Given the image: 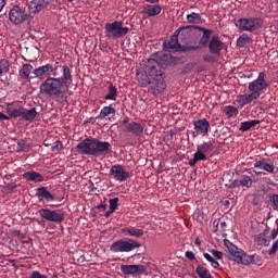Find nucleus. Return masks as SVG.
Masks as SVG:
<instances>
[{
  "instance_id": "27",
  "label": "nucleus",
  "mask_w": 278,
  "mask_h": 278,
  "mask_svg": "<svg viewBox=\"0 0 278 278\" xmlns=\"http://www.w3.org/2000/svg\"><path fill=\"white\" fill-rule=\"evenodd\" d=\"M36 116H38V111H36V108H31L28 110L25 108L22 109V118L24 121L31 123V121H34Z\"/></svg>"
},
{
  "instance_id": "64",
  "label": "nucleus",
  "mask_w": 278,
  "mask_h": 278,
  "mask_svg": "<svg viewBox=\"0 0 278 278\" xmlns=\"http://www.w3.org/2000/svg\"><path fill=\"white\" fill-rule=\"evenodd\" d=\"M275 29L278 31V20L276 21Z\"/></svg>"
},
{
  "instance_id": "48",
  "label": "nucleus",
  "mask_w": 278,
  "mask_h": 278,
  "mask_svg": "<svg viewBox=\"0 0 278 278\" xmlns=\"http://www.w3.org/2000/svg\"><path fill=\"white\" fill-rule=\"evenodd\" d=\"M62 141H55L52 151H62Z\"/></svg>"
},
{
  "instance_id": "31",
  "label": "nucleus",
  "mask_w": 278,
  "mask_h": 278,
  "mask_svg": "<svg viewBox=\"0 0 278 278\" xmlns=\"http://www.w3.org/2000/svg\"><path fill=\"white\" fill-rule=\"evenodd\" d=\"M251 42H253V39L249 35L243 34L237 39V47L243 49L244 47H249Z\"/></svg>"
},
{
  "instance_id": "13",
  "label": "nucleus",
  "mask_w": 278,
  "mask_h": 278,
  "mask_svg": "<svg viewBox=\"0 0 278 278\" xmlns=\"http://www.w3.org/2000/svg\"><path fill=\"white\" fill-rule=\"evenodd\" d=\"M27 18V13H25V11L21 9V7H14L9 13V21H11V23H13L14 25H21V23H25Z\"/></svg>"
},
{
  "instance_id": "40",
  "label": "nucleus",
  "mask_w": 278,
  "mask_h": 278,
  "mask_svg": "<svg viewBox=\"0 0 278 278\" xmlns=\"http://www.w3.org/2000/svg\"><path fill=\"white\" fill-rule=\"evenodd\" d=\"M10 71V63L8 60H0V77L5 75Z\"/></svg>"
},
{
  "instance_id": "41",
  "label": "nucleus",
  "mask_w": 278,
  "mask_h": 278,
  "mask_svg": "<svg viewBox=\"0 0 278 278\" xmlns=\"http://www.w3.org/2000/svg\"><path fill=\"white\" fill-rule=\"evenodd\" d=\"M224 112L228 116V118L238 116V109L232 105L225 106Z\"/></svg>"
},
{
  "instance_id": "47",
  "label": "nucleus",
  "mask_w": 278,
  "mask_h": 278,
  "mask_svg": "<svg viewBox=\"0 0 278 278\" xmlns=\"http://www.w3.org/2000/svg\"><path fill=\"white\" fill-rule=\"evenodd\" d=\"M30 278H47V276L40 274V271H38V270H34V271L30 274Z\"/></svg>"
},
{
  "instance_id": "20",
  "label": "nucleus",
  "mask_w": 278,
  "mask_h": 278,
  "mask_svg": "<svg viewBox=\"0 0 278 278\" xmlns=\"http://www.w3.org/2000/svg\"><path fill=\"white\" fill-rule=\"evenodd\" d=\"M193 126L197 134L201 136H206L207 131H210V122L206 118L194 121Z\"/></svg>"
},
{
  "instance_id": "44",
  "label": "nucleus",
  "mask_w": 278,
  "mask_h": 278,
  "mask_svg": "<svg viewBox=\"0 0 278 278\" xmlns=\"http://www.w3.org/2000/svg\"><path fill=\"white\" fill-rule=\"evenodd\" d=\"M193 157H195V160L198 162H204V160H207L205 154H203V152H200V150H197V152L194 153Z\"/></svg>"
},
{
  "instance_id": "34",
  "label": "nucleus",
  "mask_w": 278,
  "mask_h": 278,
  "mask_svg": "<svg viewBox=\"0 0 278 278\" xmlns=\"http://www.w3.org/2000/svg\"><path fill=\"white\" fill-rule=\"evenodd\" d=\"M198 151L207 155V153L214 151V143H212V141L204 142L203 144L198 146Z\"/></svg>"
},
{
  "instance_id": "3",
  "label": "nucleus",
  "mask_w": 278,
  "mask_h": 278,
  "mask_svg": "<svg viewBox=\"0 0 278 278\" xmlns=\"http://www.w3.org/2000/svg\"><path fill=\"white\" fill-rule=\"evenodd\" d=\"M41 94L50 97V99H55L58 103H64L66 101V90L60 83L59 77H48L39 87Z\"/></svg>"
},
{
  "instance_id": "6",
  "label": "nucleus",
  "mask_w": 278,
  "mask_h": 278,
  "mask_svg": "<svg viewBox=\"0 0 278 278\" xmlns=\"http://www.w3.org/2000/svg\"><path fill=\"white\" fill-rule=\"evenodd\" d=\"M129 34V27L123 26V22L115 21L105 24V36L109 40H118Z\"/></svg>"
},
{
  "instance_id": "10",
  "label": "nucleus",
  "mask_w": 278,
  "mask_h": 278,
  "mask_svg": "<svg viewBox=\"0 0 278 278\" xmlns=\"http://www.w3.org/2000/svg\"><path fill=\"white\" fill-rule=\"evenodd\" d=\"M39 215L45 220H49V223H62L64 220V214L55 210L41 208L39 210Z\"/></svg>"
},
{
  "instance_id": "62",
  "label": "nucleus",
  "mask_w": 278,
  "mask_h": 278,
  "mask_svg": "<svg viewBox=\"0 0 278 278\" xmlns=\"http://www.w3.org/2000/svg\"><path fill=\"white\" fill-rule=\"evenodd\" d=\"M148 3H159L160 0H146Z\"/></svg>"
},
{
  "instance_id": "57",
  "label": "nucleus",
  "mask_w": 278,
  "mask_h": 278,
  "mask_svg": "<svg viewBox=\"0 0 278 278\" xmlns=\"http://www.w3.org/2000/svg\"><path fill=\"white\" fill-rule=\"evenodd\" d=\"M211 265H212V267L215 268V269H216V268H219V266H220V264H218L216 260L213 261V263H211Z\"/></svg>"
},
{
  "instance_id": "30",
  "label": "nucleus",
  "mask_w": 278,
  "mask_h": 278,
  "mask_svg": "<svg viewBox=\"0 0 278 278\" xmlns=\"http://www.w3.org/2000/svg\"><path fill=\"white\" fill-rule=\"evenodd\" d=\"M122 231L131 238H142L144 236V230L140 228H124Z\"/></svg>"
},
{
  "instance_id": "52",
  "label": "nucleus",
  "mask_w": 278,
  "mask_h": 278,
  "mask_svg": "<svg viewBox=\"0 0 278 278\" xmlns=\"http://www.w3.org/2000/svg\"><path fill=\"white\" fill-rule=\"evenodd\" d=\"M16 188H17L16 182H10V184L8 185V189H9V190H14V189H16Z\"/></svg>"
},
{
  "instance_id": "24",
  "label": "nucleus",
  "mask_w": 278,
  "mask_h": 278,
  "mask_svg": "<svg viewBox=\"0 0 278 278\" xmlns=\"http://www.w3.org/2000/svg\"><path fill=\"white\" fill-rule=\"evenodd\" d=\"M268 233H270V229H265L264 231L255 236L254 242H256L258 247H268V244H270Z\"/></svg>"
},
{
  "instance_id": "46",
  "label": "nucleus",
  "mask_w": 278,
  "mask_h": 278,
  "mask_svg": "<svg viewBox=\"0 0 278 278\" xmlns=\"http://www.w3.org/2000/svg\"><path fill=\"white\" fill-rule=\"evenodd\" d=\"M185 257H187V260H190V262H194V260L197 258L194 252L192 251H187L185 253Z\"/></svg>"
},
{
  "instance_id": "54",
  "label": "nucleus",
  "mask_w": 278,
  "mask_h": 278,
  "mask_svg": "<svg viewBox=\"0 0 278 278\" xmlns=\"http://www.w3.org/2000/svg\"><path fill=\"white\" fill-rule=\"evenodd\" d=\"M0 121H10V117L2 112H0Z\"/></svg>"
},
{
  "instance_id": "17",
  "label": "nucleus",
  "mask_w": 278,
  "mask_h": 278,
  "mask_svg": "<svg viewBox=\"0 0 278 278\" xmlns=\"http://www.w3.org/2000/svg\"><path fill=\"white\" fill-rule=\"evenodd\" d=\"M124 129L126 134H131L132 136H142L144 131V125L137 122H130L124 126Z\"/></svg>"
},
{
  "instance_id": "1",
  "label": "nucleus",
  "mask_w": 278,
  "mask_h": 278,
  "mask_svg": "<svg viewBox=\"0 0 278 278\" xmlns=\"http://www.w3.org/2000/svg\"><path fill=\"white\" fill-rule=\"evenodd\" d=\"M137 80L142 88H147L150 94L157 97L166 90V84L164 83V74L160 70V63L154 59L148 60L144 71L137 72Z\"/></svg>"
},
{
  "instance_id": "51",
  "label": "nucleus",
  "mask_w": 278,
  "mask_h": 278,
  "mask_svg": "<svg viewBox=\"0 0 278 278\" xmlns=\"http://www.w3.org/2000/svg\"><path fill=\"white\" fill-rule=\"evenodd\" d=\"M203 255H204L205 260L207 262H210L211 264L213 263V261H215L214 257L212 255H210L208 253H204Z\"/></svg>"
},
{
  "instance_id": "49",
  "label": "nucleus",
  "mask_w": 278,
  "mask_h": 278,
  "mask_svg": "<svg viewBox=\"0 0 278 278\" xmlns=\"http://www.w3.org/2000/svg\"><path fill=\"white\" fill-rule=\"evenodd\" d=\"M277 250H278V241H275L273 243L271 249L269 250V255H275V253H277Z\"/></svg>"
},
{
  "instance_id": "42",
  "label": "nucleus",
  "mask_w": 278,
  "mask_h": 278,
  "mask_svg": "<svg viewBox=\"0 0 278 278\" xmlns=\"http://www.w3.org/2000/svg\"><path fill=\"white\" fill-rule=\"evenodd\" d=\"M25 149H29V143H27L25 140H20L17 142L16 151L21 152L25 151Z\"/></svg>"
},
{
  "instance_id": "19",
  "label": "nucleus",
  "mask_w": 278,
  "mask_h": 278,
  "mask_svg": "<svg viewBox=\"0 0 278 278\" xmlns=\"http://www.w3.org/2000/svg\"><path fill=\"white\" fill-rule=\"evenodd\" d=\"M254 168H260L261 170H265L270 174L275 173V164L268 159L256 161L254 163Z\"/></svg>"
},
{
  "instance_id": "2",
  "label": "nucleus",
  "mask_w": 278,
  "mask_h": 278,
  "mask_svg": "<svg viewBox=\"0 0 278 278\" xmlns=\"http://www.w3.org/2000/svg\"><path fill=\"white\" fill-rule=\"evenodd\" d=\"M266 88H268L266 74L261 72L255 80L249 83L248 90L250 93L238 96V103L244 106L253 103V101H257L262 97V90H266Z\"/></svg>"
},
{
  "instance_id": "12",
  "label": "nucleus",
  "mask_w": 278,
  "mask_h": 278,
  "mask_svg": "<svg viewBox=\"0 0 278 278\" xmlns=\"http://www.w3.org/2000/svg\"><path fill=\"white\" fill-rule=\"evenodd\" d=\"M55 71H58V66H53V64L48 63L46 65L39 66L38 68H35L33 71V74L35 75V77H37V79H42V77H51V75L53 77H58V73H55Z\"/></svg>"
},
{
  "instance_id": "45",
  "label": "nucleus",
  "mask_w": 278,
  "mask_h": 278,
  "mask_svg": "<svg viewBox=\"0 0 278 278\" xmlns=\"http://www.w3.org/2000/svg\"><path fill=\"white\" fill-rule=\"evenodd\" d=\"M211 253L215 260H223V252L218 250H211Z\"/></svg>"
},
{
  "instance_id": "43",
  "label": "nucleus",
  "mask_w": 278,
  "mask_h": 278,
  "mask_svg": "<svg viewBox=\"0 0 278 278\" xmlns=\"http://www.w3.org/2000/svg\"><path fill=\"white\" fill-rule=\"evenodd\" d=\"M109 205H110L111 212H115L116 207H118V198L110 199L109 200Z\"/></svg>"
},
{
  "instance_id": "11",
  "label": "nucleus",
  "mask_w": 278,
  "mask_h": 278,
  "mask_svg": "<svg viewBox=\"0 0 278 278\" xmlns=\"http://www.w3.org/2000/svg\"><path fill=\"white\" fill-rule=\"evenodd\" d=\"M197 29H199V26H182L175 31V35L186 45L188 40H191L192 36L197 34Z\"/></svg>"
},
{
  "instance_id": "59",
  "label": "nucleus",
  "mask_w": 278,
  "mask_h": 278,
  "mask_svg": "<svg viewBox=\"0 0 278 278\" xmlns=\"http://www.w3.org/2000/svg\"><path fill=\"white\" fill-rule=\"evenodd\" d=\"M5 8V0H0V12Z\"/></svg>"
},
{
  "instance_id": "58",
  "label": "nucleus",
  "mask_w": 278,
  "mask_h": 278,
  "mask_svg": "<svg viewBox=\"0 0 278 278\" xmlns=\"http://www.w3.org/2000/svg\"><path fill=\"white\" fill-rule=\"evenodd\" d=\"M204 61L205 62H214V58L211 55H206V56H204Z\"/></svg>"
},
{
  "instance_id": "16",
  "label": "nucleus",
  "mask_w": 278,
  "mask_h": 278,
  "mask_svg": "<svg viewBox=\"0 0 278 278\" xmlns=\"http://www.w3.org/2000/svg\"><path fill=\"white\" fill-rule=\"evenodd\" d=\"M60 84L63 85L65 90L68 92V88L73 85V74L68 65L62 66V76L59 77Z\"/></svg>"
},
{
  "instance_id": "39",
  "label": "nucleus",
  "mask_w": 278,
  "mask_h": 278,
  "mask_svg": "<svg viewBox=\"0 0 278 278\" xmlns=\"http://www.w3.org/2000/svg\"><path fill=\"white\" fill-rule=\"evenodd\" d=\"M250 261H248V266L249 264H254L255 266H262L264 264V260L260 255H248Z\"/></svg>"
},
{
  "instance_id": "33",
  "label": "nucleus",
  "mask_w": 278,
  "mask_h": 278,
  "mask_svg": "<svg viewBox=\"0 0 278 278\" xmlns=\"http://www.w3.org/2000/svg\"><path fill=\"white\" fill-rule=\"evenodd\" d=\"M195 273H197L198 277H200V278H214V277H212L210 269H207V267H205L203 265H199L195 268Z\"/></svg>"
},
{
  "instance_id": "61",
  "label": "nucleus",
  "mask_w": 278,
  "mask_h": 278,
  "mask_svg": "<svg viewBox=\"0 0 278 278\" xmlns=\"http://www.w3.org/2000/svg\"><path fill=\"white\" fill-rule=\"evenodd\" d=\"M97 208L105 211L108 208V206L105 204H100L97 206Z\"/></svg>"
},
{
  "instance_id": "53",
  "label": "nucleus",
  "mask_w": 278,
  "mask_h": 278,
  "mask_svg": "<svg viewBox=\"0 0 278 278\" xmlns=\"http://www.w3.org/2000/svg\"><path fill=\"white\" fill-rule=\"evenodd\" d=\"M273 203H274V206L276 207V210H278V195H274Z\"/></svg>"
},
{
  "instance_id": "63",
  "label": "nucleus",
  "mask_w": 278,
  "mask_h": 278,
  "mask_svg": "<svg viewBox=\"0 0 278 278\" xmlns=\"http://www.w3.org/2000/svg\"><path fill=\"white\" fill-rule=\"evenodd\" d=\"M220 227H227V223L226 222H220Z\"/></svg>"
},
{
  "instance_id": "8",
  "label": "nucleus",
  "mask_w": 278,
  "mask_h": 278,
  "mask_svg": "<svg viewBox=\"0 0 278 278\" xmlns=\"http://www.w3.org/2000/svg\"><path fill=\"white\" fill-rule=\"evenodd\" d=\"M235 25L240 31L253 34V31H257V29L262 27V20L260 17H241L235 23Z\"/></svg>"
},
{
  "instance_id": "37",
  "label": "nucleus",
  "mask_w": 278,
  "mask_h": 278,
  "mask_svg": "<svg viewBox=\"0 0 278 278\" xmlns=\"http://www.w3.org/2000/svg\"><path fill=\"white\" fill-rule=\"evenodd\" d=\"M187 23H190L192 25H198V23H201V14L192 12L191 14L187 15Z\"/></svg>"
},
{
  "instance_id": "56",
  "label": "nucleus",
  "mask_w": 278,
  "mask_h": 278,
  "mask_svg": "<svg viewBox=\"0 0 278 278\" xmlns=\"http://www.w3.org/2000/svg\"><path fill=\"white\" fill-rule=\"evenodd\" d=\"M111 214H114V211H112V208H109L104 214L105 218H110Z\"/></svg>"
},
{
  "instance_id": "36",
  "label": "nucleus",
  "mask_w": 278,
  "mask_h": 278,
  "mask_svg": "<svg viewBox=\"0 0 278 278\" xmlns=\"http://www.w3.org/2000/svg\"><path fill=\"white\" fill-rule=\"evenodd\" d=\"M110 114H116V109L112 105L104 106L100 112L99 118H105L110 116Z\"/></svg>"
},
{
  "instance_id": "14",
  "label": "nucleus",
  "mask_w": 278,
  "mask_h": 278,
  "mask_svg": "<svg viewBox=\"0 0 278 278\" xmlns=\"http://www.w3.org/2000/svg\"><path fill=\"white\" fill-rule=\"evenodd\" d=\"M110 175L113 176L115 181L123 184V181H127L129 179V172L123 168V165H113L110 169Z\"/></svg>"
},
{
  "instance_id": "29",
  "label": "nucleus",
  "mask_w": 278,
  "mask_h": 278,
  "mask_svg": "<svg viewBox=\"0 0 278 278\" xmlns=\"http://www.w3.org/2000/svg\"><path fill=\"white\" fill-rule=\"evenodd\" d=\"M162 12V7L157 4H148L143 9V14L147 16H157Z\"/></svg>"
},
{
  "instance_id": "15",
  "label": "nucleus",
  "mask_w": 278,
  "mask_h": 278,
  "mask_svg": "<svg viewBox=\"0 0 278 278\" xmlns=\"http://www.w3.org/2000/svg\"><path fill=\"white\" fill-rule=\"evenodd\" d=\"M163 50L167 53H177V51H181V45L179 43V37L174 34L169 40L164 41Z\"/></svg>"
},
{
  "instance_id": "28",
  "label": "nucleus",
  "mask_w": 278,
  "mask_h": 278,
  "mask_svg": "<svg viewBox=\"0 0 278 278\" xmlns=\"http://www.w3.org/2000/svg\"><path fill=\"white\" fill-rule=\"evenodd\" d=\"M7 113L13 118H18L23 115V106L16 108L14 103H9L7 104Z\"/></svg>"
},
{
  "instance_id": "60",
  "label": "nucleus",
  "mask_w": 278,
  "mask_h": 278,
  "mask_svg": "<svg viewBox=\"0 0 278 278\" xmlns=\"http://www.w3.org/2000/svg\"><path fill=\"white\" fill-rule=\"evenodd\" d=\"M123 125H129V117H125L123 121H122Z\"/></svg>"
},
{
  "instance_id": "7",
  "label": "nucleus",
  "mask_w": 278,
  "mask_h": 278,
  "mask_svg": "<svg viewBox=\"0 0 278 278\" xmlns=\"http://www.w3.org/2000/svg\"><path fill=\"white\" fill-rule=\"evenodd\" d=\"M135 249H140V243L134 239H121L113 242L110 247L112 253H130Z\"/></svg>"
},
{
  "instance_id": "32",
  "label": "nucleus",
  "mask_w": 278,
  "mask_h": 278,
  "mask_svg": "<svg viewBox=\"0 0 278 278\" xmlns=\"http://www.w3.org/2000/svg\"><path fill=\"white\" fill-rule=\"evenodd\" d=\"M34 71V66L31 64H24L23 67L20 70V77L21 79H29V75Z\"/></svg>"
},
{
  "instance_id": "22",
  "label": "nucleus",
  "mask_w": 278,
  "mask_h": 278,
  "mask_svg": "<svg viewBox=\"0 0 278 278\" xmlns=\"http://www.w3.org/2000/svg\"><path fill=\"white\" fill-rule=\"evenodd\" d=\"M37 197L39 201H43V203H51L55 201V197L47 190V187L37 188Z\"/></svg>"
},
{
  "instance_id": "21",
  "label": "nucleus",
  "mask_w": 278,
  "mask_h": 278,
  "mask_svg": "<svg viewBox=\"0 0 278 278\" xmlns=\"http://www.w3.org/2000/svg\"><path fill=\"white\" fill-rule=\"evenodd\" d=\"M51 0H31L28 4L29 12L31 14H36L40 12L41 10H45L48 3H50Z\"/></svg>"
},
{
  "instance_id": "38",
  "label": "nucleus",
  "mask_w": 278,
  "mask_h": 278,
  "mask_svg": "<svg viewBox=\"0 0 278 278\" xmlns=\"http://www.w3.org/2000/svg\"><path fill=\"white\" fill-rule=\"evenodd\" d=\"M117 89L114 85L109 86V93L104 97L106 101H116Z\"/></svg>"
},
{
  "instance_id": "18",
  "label": "nucleus",
  "mask_w": 278,
  "mask_h": 278,
  "mask_svg": "<svg viewBox=\"0 0 278 278\" xmlns=\"http://www.w3.org/2000/svg\"><path fill=\"white\" fill-rule=\"evenodd\" d=\"M224 48L223 41L218 38V36H213L208 42V51L213 55H219L222 49Z\"/></svg>"
},
{
  "instance_id": "5",
  "label": "nucleus",
  "mask_w": 278,
  "mask_h": 278,
  "mask_svg": "<svg viewBox=\"0 0 278 278\" xmlns=\"http://www.w3.org/2000/svg\"><path fill=\"white\" fill-rule=\"evenodd\" d=\"M224 245L228 249V260L237 262V264H242L243 266H249V254L238 247L233 245L231 241L225 239Z\"/></svg>"
},
{
  "instance_id": "50",
  "label": "nucleus",
  "mask_w": 278,
  "mask_h": 278,
  "mask_svg": "<svg viewBox=\"0 0 278 278\" xmlns=\"http://www.w3.org/2000/svg\"><path fill=\"white\" fill-rule=\"evenodd\" d=\"M277 236H278V229H273V230L270 231V235L267 237V239H268L269 242H270V240H275V238H277Z\"/></svg>"
},
{
  "instance_id": "9",
  "label": "nucleus",
  "mask_w": 278,
  "mask_h": 278,
  "mask_svg": "<svg viewBox=\"0 0 278 278\" xmlns=\"http://www.w3.org/2000/svg\"><path fill=\"white\" fill-rule=\"evenodd\" d=\"M121 271L126 277H140L147 275V266L144 265H122Z\"/></svg>"
},
{
  "instance_id": "55",
  "label": "nucleus",
  "mask_w": 278,
  "mask_h": 278,
  "mask_svg": "<svg viewBox=\"0 0 278 278\" xmlns=\"http://www.w3.org/2000/svg\"><path fill=\"white\" fill-rule=\"evenodd\" d=\"M197 162H199V161H197L195 156H193V159H191L189 161V166H194L197 164Z\"/></svg>"
},
{
  "instance_id": "23",
  "label": "nucleus",
  "mask_w": 278,
  "mask_h": 278,
  "mask_svg": "<svg viewBox=\"0 0 278 278\" xmlns=\"http://www.w3.org/2000/svg\"><path fill=\"white\" fill-rule=\"evenodd\" d=\"M23 179L26 181H34L35 184H42V181H45V176L38 172L29 170L23 174Z\"/></svg>"
},
{
  "instance_id": "25",
  "label": "nucleus",
  "mask_w": 278,
  "mask_h": 278,
  "mask_svg": "<svg viewBox=\"0 0 278 278\" xmlns=\"http://www.w3.org/2000/svg\"><path fill=\"white\" fill-rule=\"evenodd\" d=\"M231 185L232 188H240V186L242 188H251L253 186V179L251 176L242 175L239 180H233Z\"/></svg>"
},
{
  "instance_id": "35",
  "label": "nucleus",
  "mask_w": 278,
  "mask_h": 278,
  "mask_svg": "<svg viewBox=\"0 0 278 278\" xmlns=\"http://www.w3.org/2000/svg\"><path fill=\"white\" fill-rule=\"evenodd\" d=\"M255 125H260L258 119L242 122L239 128V131H249V129L255 127Z\"/></svg>"
},
{
  "instance_id": "26",
  "label": "nucleus",
  "mask_w": 278,
  "mask_h": 278,
  "mask_svg": "<svg viewBox=\"0 0 278 278\" xmlns=\"http://www.w3.org/2000/svg\"><path fill=\"white\" fill-rule=\"evenodd\" d=\"M197 31H202L203 34L200 39V47H207V42H210V38H212V34H214V30L205 29L198 26Z\"/></svg>"
},
{
  "instance_id": "4",
  "label": "nucleus",
  "mask_w": 278,
  "mask_h": 278,
  "mask_svg": "<svg viewBox=\"0 0 278 278\" xmlns=\"http://www.w3.org/2000/svg\"><path fill=\"white\" fill-rule=\"evenodd\" d=\"M76 149L81 155H101V153L110 150V142L86 138L76 146Z\"/></svg>"
}]
</instances>
